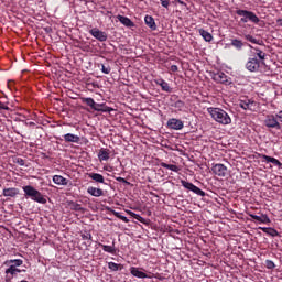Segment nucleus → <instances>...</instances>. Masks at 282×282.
Segmentation results:
<instances>
[{
  "label": "nucleus",
  "mask_w": 282,
  "mask_h": 282,
  "mask_svg": "<svg viewBox=\"0 0 282 282\" xmlns=\"http://www.w3.org/2000/svg\"><path fill=\"white\" fill-rule=\"evenodd\" d=\"M24 191V197L26 199H32V202H36L37 204H47V199L39 189L34 188L32 185H25L22 187Z\"/></svg>",
  "instance_id": "1"
},
{
  "label": "nucleus",
  "mask_w": 282,
  "mask_h": 282,
  "mask_svg": "<svg viewBox=\"0 0 282 282\" xmlns=\"http://www.w3.org/2000/svg\"><path fill=\"white\" fill-rule=\"evenodd\" d=\"M208 113H210L213 120L216 122H219L220 124H230L232 122V119H230V116H228L227 111H224L221 108H207Z\"/></svg>",
  "instance_id": "2"
},
{
  "label": "nucleus",
  "mask_w": 282,
  "mask_h": 282,
  "mask_svg": "<svg viewBox=\"0 0 282 282\" xmlns=\"http://www.w3.org/2000/svg\"><path fill=\"white\" fill-rule=\"evenodd\" d=\"M236 14L238 17H242L240 19L241 23H248L249 21H251V23H259V21H261L259 19V17H257V14L252 11H248V10H243V9H240V10H237L236 11Z\"/></svg>",
  "instance_id": "3"
},
{
  "label": "nucleus",
  "mask_w": 282,
  "mask_h": 282,
  "mask_svg": "<svg viewBox=\"0 0 282 282\" xmlns=\"http://www.w3.org/2000/svg\"><path fill=\"white\" fill-rule=\"evenodd\" d=\"M88 113H93V116H101L102 113H109V116H116V110L115 108L111 107H88L86 108Z\"/></svg>",
  "instance_id": "4"
},
{
  "label": "nucleus",
  "mask_w": 282,
  "mask_h": 282,
  "mask_svg": "<svg viewBox=\"0 0 282 282\" xmlns=\"http://www.w3.org/2000/svg\"><path fill=\"white\" fill-rule=\"evenodd\" d=\"M261 65H265V62L258 59L257 56H253V57L251 56L249 57L246 64V68L248 69V72H259V69L261 68Z\"/></svg>",
  "instance_id": "5"
},
{
  "label": "nucleus",
  "mask_w": 282,
  "mask_h": 282,
  "mask_svg": "<svg viewBox=\"0 0 282 282\" xmlns=\"http://www.w3.org/2000/svg\"><path fill=\"white\" fill-rule=\"evenodd\" d=\"M212 79L220 85H232V79L224 72L212 73Z\"/></svg>",
  "instance_id": "6"
},
{
  "label": "nucleus",
  "mask_w": 282,
  "mask_h": 282,
  "mask_svg": "<svg viewBox=\"0 0 282 282\" xmlns=\"http://www.w3.org/2000/svg\"><path fill=\"white\" fill-rule=\"evenodd\" d=\"M182 186H184L187 191H191L195 195H198L199 197H206V192L202 191V188L197 187L195 184L184 181H181Z\"/></svg>",
  "instance_id": "7"
},
{
  "label": "nucleus",
  "mask_w": 282,
  "mask_h": 282,
  "mask_svg": "<svg viewBox=\"0 0 282 282\" xmlns=\"http://www.w3.org/2000/svg\"><path fill=\"white\" fill-rule=\"evenodd\" d=\"M264 124L268 127V129H276L278 131L281 129V123H279V118H276V115H268L264 120Z\"/></svg>",
  "instance_id": "8"
},
{
  "label": "nucleus",
  "mask_w": 282,
  "mask_h": 282,
  "mask_svg": "<svg viewBox=\"0 0 282 282\" xmlns=\"http://www.w3.org/2000/svg\"><path fill=\"white\" fill-rule=\"evenodd\" d=\"M212 172L218 177H226L228 175V167L221 163H216L212 166Z\"/></svg>",
  "instance_id": "9"
},
{
  "label": "nucleus",
  "mask_w": 282,
  "mask_h": 282,
  "mask_svg": "<svg viewBox=\"0 0 282 282\" xmlns=\"http://www.w3.org/2000/svg\"><path fill=\"white\" fill-rule=\"evenodd\" d=\"M89 34H91L97 41H100V43H105L108 39L107 33L105 31H100L98 28L90 29Z\"/></svg>",
  "instance_id": "10"
},
{
  "label": "nucleus",
  "mask_w": 282,
  "mask_h": 282,
  "mask_svg": "<svg viewBox=\"0 0 282 282\" xmlns=\"http://www.w3.org/2000/svg\"><path fill=\"white\" fill-rule=\"evenodd\" d=\"M252 51L254 52H251V56L252 57H257L258 61H261L262 63H265V52H263L262 50H260L259 47H254L252 45H248Z\"/></svg>",
  "instance_id": "11"
},
{
  "label": "nucleus",
  "mask_w": 282,
  "mask_h": 282,
  "mask_svg": "<svg viewBox=\"0 0 282 282\" xmlns=\"http://www.w3.org/2000/svg\"><path fill=\"white\" fill-rule=\"evenodd\" d=\"M167 127L174 129V131H180L181 129H184V122L180 119H170L167 121Z\"/></svg>",
  "instance_id": "12"
},
{
  "label": "nucleus",
  "mask_w": 282,
  "mask_h": 282,
  "mask_svg": "<svg viewBox=\"0 0 282 282\" xmlns=\"http://www.w3.org/2000/svg\"><path fill=\"white\" fill-rule=\"evenodd\" d=\"M155 85H159L161 87L162 91H166L167 94H171L173 91V88L166 83V80L160 78L154 80Z\"/></svg>",
  "instance_id": "13"
},
{
  "label": "nucleus",
  "mask_w": 282,
  "mask_h": 282,
  "mask_svg": "<svg viewBox=\"0 0 282 282\" xmlns=\"http://www.w3.org/2000/svg\"><path fill=\"white\" fill-rule=\"evenodd\" d=\"M66 205H67V208H69V210H75L76 213H85V207H83V205L74 200H68Z\"/></svg>",
  "instance_id": "14"
},
{
  "label": "nucleus",
  "mask_w": 282,
  "mask_h": 282,
  "mask_svg": "<svg viewBox=\"0 0 282 282\" xmlns=\"http://www.w3.org/2000/svg\"><path fill=\"white\" fill-rule=\"evenodd\" d=\"M117 19L126 28H135V23L131 19H129L128 17L119 14V15H117Z\"/></svg>",
  "instance_id": "15"
},
{
  "label": "nucleus",
  "mask_w": 282,
  "mask_h": 282,
  "mask_svg": "<svg viewBox=\"0 0 282 282\" xmlns=\"http://www.w3.org/2000/svg\"><path fill=\"white\" fill-rule=\"evenodd\" d=\"M88 195H91V197H102L105 195V192L101 188H97L94 186H89L87 188Z\"/></svg>",
  "instance_id": "16"
},
{
  "label": "nucleus",
  "mask_w": 282,
  "mask_h": 282,
  "mask_svg": "<svg viewBox=\"0 0 282 282\" xmlns=\"http://www.w3.org/2000/svg\"><path fill=\"white\" fill-rule=\"evenodd\" d=\"M109 155H111V151H109V149L101 148L98 152V159L100 162H107V160H109Z\"/></svg>",
  "instance_id": "17"
},
{
  "label": "nucleus",
  "mask_w": 282,
  "mask_h": 282,
  "mask_svg": "<svg viewBox=\"0 0 282 282\" xmlns=\"http://www.w3.org/2000/svg\"><path fill=\"white\" fill-rule=\"evenodd\" d=\"M130 274H132V276H135L137 279H149V275H147V273L140 271V269L135 267L130 268Z\"/></svg>",
  "instance_id": "18"
},
{
  "label": "nucleus",
  "mask_w": 282,
  "mask_h": 282,
  "mask_svg": "<svg viewBox=\"0 0 282 282\" xmlns=\"http://www.w3.org/2000/svg\"><path fill=\"white\" fill-rule=\"evenodd\" d=\"M2 195L3 197H15L17 195H19V188H15V187L4 188L2 191Z\"/></svg>",
  "instance_id": "19"
},
{
  "label": "nucleus",
  "mask_w": 282,
  "mask_h": 282,
  "mask_svg": "<svg viewBox=\"0 0 282 282\" xmlns=\"http://www.w3.org/2000/svg\"><path fill=\"white\" fill-rule=\"evenodd\" d=\"M53 182H54V184H57V186H67V184H69V180H67L61 175H54Z\"/></svg>",
  "instance_id": "20"
},
{
  "label": "nucleus",
  "mask_w": 282,
  "mask_h": 282,
  "mask_svg": "<svg viewBox=\"0 0 282 282\" xmlns=\"http://www.w3.org/2000/svg\"><path fill=\"white\" fill-rule=\"evenodd\" d=\"M144 21H145V25H148L150 30H153V31L158 30V25L155 24V19H153V17L145 15Z\"/></svg>",
  "instance_id": "21"
},
{
  "label": "nucleus",
  "mask_w": 282,
  "mask_h": 282,
  "mask_svg": "<svg viewBox=\"0 0 282 282\" xmlns=\"http://www.w3.org/2000/svg\"><path fill=\"white\" fill-rule=\"evenodd\" d=\"M88 177L94 180V182H97V184H105V176H102V174L88 173Z\"/></svg>",
  "instance_id": "22"
},
{
  "label": "nucleus",
  "mask_w": 282,
  "mask_h": 282,
  "mask_svg": "<svg viewBox=\"0 0 282 282\" xmlns=\"http://www.w3.org/2000/svg\"><path fill=\"white\" fill-rule=\"evenodd\" d=\"M100 248H102L104 252H108L109 254H116V242L112 241L111 246L99 243Z\"/></svg>",
  "instance_id": "23"
},
{
  "label": "nucleus",
  "mask_w": 282,
  "mask_h": 282,
  "mask_svg": "<svg viewBox=\"0 0 282 282\" xmlns=\"http://www.w3.org/2000/svg\"><path fill=\"white\" fill-rule=\"evenodd\" d=\"M4 265L9 268L10 267L20 268V265H23V260L21 259L7 260L4 261Z\"/></svg>",
  "instance_id": "24"
},
{
  "label": "nucleus",
  "mask_w": 282,
  "mask_h": 282,
  "mask_svg": "<svg viewBox=\"0 0 282 282\" xmlns=\"http://www.w3.org/2000/svg\"><path fill=\"white\" fill-rule=\"evenodd\" d=\"M65 142H74L75 144H78L80 142V137L72 133H67L64 135Z\"/></svg>",
  "instance_id": "25"
},
{
  "label": "nucleus",
  "mask_w": 282,
  "mask_h": 282,
  "mask_svg": "<svg viewBox=\"0 0 282 282\" xmlns=\"http://www.w3.org/2000/svg\"><path fill=\"white\" fill-rule=\"evenodd\" d=\"M198 33L204 39V41H206L207 43H210V41H213V34H210V32H208L204 29H199Z\"/></svg>",
  "instance_id": "26"
},
{
  "label": "nucleus",
  "mask_w": 282,
  "mask_h": 282,
  "mask_svg": "<svg viewBox=\"0 0 282 282\" xmlns=\"http://www.w3.org/2000/svg\"><path fill=\"white\" fill-rule=\"evenodd\" d=\"M262 159L265 160V162H268V163L274 164V166H279V167L282 166L281 161H279V160L275 159V158L268 156V155L263 154V155H262Z\"/></svg>",
  "instance_id": "27"
},
{
  "label": "nucleus",
  "mask_w": 282,
  "mask_h": 282,
  "mask_svg": "<svg viewBox=\"0 0 282 282\" xmlns=\"http://www.w3.org/2000/svg\"><path fill=\"white\" fill-rule=\"evenodd\" d=\"M260 230L267 235H270V237H279V231L274 228L260 227Z\"/></svg>",
  "instance_id": "28"
},
{
  "label": "nucleus",
  "mask_w": 282,
  "mask_h": 282,
  "mask_svg": "<svg viewBox=\"0 0 282 282\" xmlns=\"http://www.w3.org/2000/svg\"><path fill=\"white\" fill-rule=\"evenodd\" d=\"M20 272H25V270H21L17 267H9L6 270V274H11V276H17V274H20Z\"/></svg>",
  "instance_id": "29"
},
{
  "label": "nucleus",
  "mask_w": 282,
  "mask_h": 282,
  "mask_svg": "<svg viewBox=\"0 0 282 282\" xmlns=\"http://www.w3.org/2000/svg\"><path fill=\"white\" fill-rule=\"evenodd\" d=\"M230 45L235 47V50H238V52L243 50V41L241 40L232 39Z\"/></svg>",
  "instance_id": "30"
},
{
  "label": "nucleus",
  "mask_w": 282,
  "mask_h": 282,
  "mask_svg": "<svg viewBox=\"0 0 282 282\" xmlns=\"http://www.w3.org/2000/svg\"><path fill=\"white\" fill-rule=\"evenodd\" d=\"M245 39L246 41H249V43H254L256 45H264L263 40H257L250 34L245 35Z\"/></svg>",
  "instance_id": "31"
},
{
  "label": "nucleus",
  "mask_w": 282,
  "mask_h": 282,
  "mask_svg": "<svg viewBox=\"0 0 282 282\" xmlns=\"http://www.w3.org/2000/svg\"><path fill=\"white\" fill-rule=\"evenodd\" d=\"M108 268L111 270V272H118L119 270H122L124 265L118 264L116 262H108Z\"/></svg>",
  "instance_id": "32"
},
{
  "label": "nucleus",
  "mask_w": 282,
  "mask_h": 282,
  "mask_svg": "<svg viewBox=\"0 0 282 282\" xmlns=\"http://www.w3.org/2000/svg\"><path fill=\"white\" fill-rule=\"evenodd\" d=\"M160 166H162V169H169V171H173L174 173H177V171H180V167H177V165H173L164 162H162Z\"/></svg>",
  "instance_id": "33"
},
{
  "label": "nucleus",
  "mask_w": 282,
  "mask_h": 282,
  "mask_svg": "<svg viewBox=\"0 0 282 282\" xmlns=\"http://www.w3.org/2000/svg\"><path fill=\"white\" fill-rule=\"evenodd\" d=\"M250 105L257 106V102L252 99H248L247 97H243V99L240 100V107H250Z\"/></svg>",
  "instance_id": "34"
},
{
  "label": "nucleus",
  "mask_w": 282,
  "mask_h": 282,
  "mask_svg": "<svg viewBox=\"0 0 282 282\" xmlns=\"http://www.w3.org/2000/svg\"><path fill=\"white\" fill-rule=\"evenodd\" d=\"M130 217H133V219H137V221H140V224H147V219L140 216L139 214H135L133 212H129Z\"/></svg>",
  "instance_id": "35"
},
{
  "label": "nucleus",
  "mask_w": 282,
  "mask_h": 282,
  "mask_svg": "<svg viewBox=\"0 0 282 282\" xmlns=\"http://www.w3.org/2000/svg\"><path fill=\"white\" fill-rule=\"evenodd\" d=\"M82 102H84L88 107H95V105H96V101H94L93 98H83Z\"/></svg>",
  "instance_id": "36"
},
{
  "label": "nucleus",
  "mask_w": 282,
  "mask_h": 282,
  "mask_svg": "<svg viewBox=\"0 0 282 282\" xmlns=\"http://www.w3.org/2000/svg\"><path fill=\"white\" fill-rule=\"evenodd\" d=\"M82 239L86 241V245L91 246V239H93L91 234L82 235Z\"/></svg>",
  "instance_id": "37"
},
{
  "label": "nucleus",
  "mask_w": 282,
  "mask_h": 282,
  "mask_svg": "<svg viewBox=\"0 0 282 282\" xmlns=\"http://www.w3.org/2000/svg\"><path fill=\"white\" fill-rule=\"evenodd\" d=\"M259 224H270V217L268 215L260 216V219H258Z\"/></svg>",
  "instance_id": "38"
},
{
  "label": "nucleus",
  "mask_w": 282,
  "mask_h": 282,
  "mask_svg": "<svg viewBox=\"0 0 282 282\" xmlns=\"http://www.w3.org/2000/svg\"><path fill=\"white\" fill-rule=\"evenodd\" d=\"M265 268L268 270H274V268H276V264H274V261L272 260H265Z\"/></svg>",
  "instance_id": "39"
},
{
  "label": "nucleus",
  "mask_w": 282,
  "mask_h": 282,
  "mask_svg": "<svg viewBox=\"0 0 282 282\" xmlns=\"http://www.w3.org/2000/svg\"><path fill=\"white\" fill-rule=\"evenodd\" d=\"M115 216H117L118 219H121V221H124V224H129V218L126 216L120 215V213L115 212Z\"/></svg>",
  "instance_id": "40"
},
{
  "label": "nucleus",
  "mask_w": 282,
  "mask_h": 282,
  "mask_svg": "<svg viewBox=\"0 0 282 282\" xmlns=\"http://www.w3.org/2000/svg\"><path fill=\"white\" fill-rule=\"evenodd\" d=\"M101 72L102 74H111V67L101 65Z\"/></svg>",
  "instance_id": "41"
},
{
  "label": "nucleus",
  "mask_w": 282,
  "mask_h": 282,
  "mask_svg": "<svg viewBox=\"0 0 282 282\" xmlns=\"http://www.w3.org/2000/svg\"><path fill=\"white\" fill-rule=\"evenodd\" d=\"M115 180L117 181V182H120L121 184H127L128 186H129V184H131V183H129L124 177H120V176H115Z\"/></svg>",
  "instance_id": "42"
},
{
  "label": "nucleus",
  "mask_w": 282,
  "mask_h": 282,
  "mask_svg": "<svg viewBox=\"0 0 282 282\" xmlns=\"http://www.w3.org/2000/svg\"><path fill=\"white\" fill-rule=\"evenodd\" d=\"M15 164H19V166H25V160H23L22 158H18L15 159Z\"/></svg>",
  "instance_id": "43"
},
{
  "label": "nucleus",
  "mask_w": 282,
  "mask_h": 282,
  "mask_svg": "<svg viewBox=\"0 0 282 282\" xmlns=\"http://www.w3.org/2000/svg\"><path fill=\"white\" fill-rule=\"evenodd\" d=\"M161 6L163 8H169V6H171V1H169V0H161Z\"/></svg>",
  "instance_id": "44"
},
{
  "label": "nucleus",
  "mask_w": 282,
  "mask_h": 282,
  "mask_svg": "<svg viewBox=\"0 0 282 282\" xmlns=\"http://www.w3.org/2000/svg\"><path fill=\"white\" fill-rule=\"evenodd\" d=\"M249 217H251V219H254V221H259V219H261V216L254 214H249Z\"/></svg>",
  "instance_id": "45"
},
{
  "label": "nucleus",
  "mask_w": 282,
  "mask_h": 282,
  "mask_svg": "<svg viewBox=\"0 0 282 282\" xmlns=\"http://www.w3.org/2000/svg\"><path fill=\"white\" fill-rule=\"evenodd\" d=\"M276 118H278V120H279L280 122H282V111H279V112L276 113Z\"/></svg>",
  "instance_id": "46"
},
{
  "label": "nucleus",
  "mask_w": 282,
  "mask_h": 282,
  "mask_svg": "<svg viewBox=\"0 0 282 282\" xmlns=\"http://www.w3.org/2000/svg\"><path fill=\"white\" fill-rule=\"evenodd\" d=\"M170 69L171 72H177L178 67L177 65H172Z\"/></svg>",
  "instance_id": "47"
},
{
  "label": "nucleus",
  "mask_w": 282,
  "mask_h": 282,
  "mask_svg": "<svg viewBox=\"0 0 282 282\" xmlns=\"http://www.w3.org/2000/svg\"><path fill=\"white\" fill-rule=\"evenodd\" d=\"M279 25H282V19L278 20Z\"/></svg>",
  "instance_id": "48"
},
{
  "label": "nucleus",
  "mask_w": 282,
  "mask_h": 282,
  "mask_svg": "<svg viewBox=\"0 0 282 282\" xmlns=\"http://www.w3.org/2000/svg\"><path fill=\"white\" fill-rule=\"evenodd\" d=\"M0 109H7V110H8V109H10V108H9V107H0Z\"/></svg>",
  "instance_id": "49"
},
{
  "label": "nucleus",
  "mask_w": 282,
  "mask_h": 282,
  "mask_svg": "<svg viewBox=\"0 0 282 282\" xmlns=\"http://www.w3.org/2000/svg\"><path fill=\"white\" fill-rule=\"evenodd\" d=\"M0 107H6V106L3 105V102L0 101Z\"/></svg>",
  "instance_id": "50"
},
{
  "label": "nucleus",
  "mask_w": 282,
  "mask_h": 282,
  "mask_svg": "<svg viewBox=\"0 0 282 282\" xmlns=\"http://www.w3.org/2000/svg\"><path fill=\"white\" fill-rule=\"evenodd\" d=\"M99 107H105V104L99 105Z\"/></svg>",
  "instance_id": "51"
},
{
  "label": "nucleus",
  "mask_w": 282,
  "mask_h": 282,
  "mask_svg": "<svg viewBox=\"0 0 282 282\" xmlns=\"http://www.w3.org/2000/svg\"><path fill=\"white\" fill-rule=\"evenodd\" d=\"M107 14H111V11H107Z\"/></svg>",
  "instance_id": "52"
},
{
  "label": "nucleus",
  "mask_w": 282,
  "mask_h": 282,
  "mask_svg": "<svg viewBox=\"0 0 282 282\" xmlns=\"http://www.w3.org/2000/svg\"><path fill=\"white\" fill-rule=\"evenodd\" d=\"M243 109H245V111H246V109H248V108L243 107Z\"/></svg>",
  "instance_id": "53"
}]
</instances>
